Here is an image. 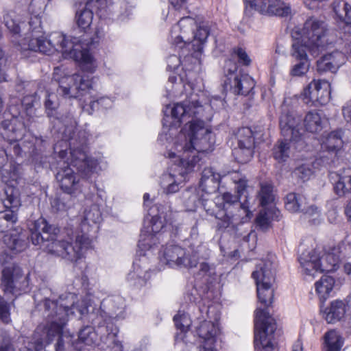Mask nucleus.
<instances>
[{"label":"nucleus","mask_w":351,"mask_h":351,"mask_svg":"<svg viewBox=\"0 0 351 351\" xmlns=\"http://www.w3.org/2000/svg\"><path fill=\"white\" fill-rule=\"evenodd\" d=\"M34 300L37 308L43 311L47 320V326L43 331L45 344L50 343L55 336H58L56 346V351H62L65 343H71V337L64 335V328L71 315L76 310L81 317L88 313V307L84 302L77 301L76 295L68 293L55 300L51 290L48 288L39 289L34 294Z\"/></svg>","instance_id":"f257e3e1"},{"label":"nucleus","mask_w":351,"mask_h":351,"mask_svg":"<svg viewBox=\"0 0 351 351\" xmlns=\"http://www.w3.org/2000/svg\"><path fill=\"white\" fill-rule=\"evenodd\" d=\"M175 149L177 153L169 152L168 157L179 158L180 166L187 173L199 166V153L212 149L215 143L214 135L201 119L189 121L178 136Z\"/></svg>","instance_id":"f03ea898"},{"label":"nucleus","mask_w":351,"mask_h":351,"mask_svg":"<svg viewBox=\"0 0 351 351\" xmlns=\"http://www.w3.org/2000/svg\"><path fill=\"white\" fill-rule=\"evenodd\" d=\"M88 36L72 37L68 39L61 32H56L49 34L48 38L33 35L29 40L27 47L24 49L50 54L54 51H60L65 56L80 63L83 70L93 72L97 66L95 60L89 53L88 48L92 45L93 40H89Z\"/></svg>","instance_id":"7ed1b4c3"},{"label":"nucleus","mask_w":351,"mask_h":351,"mask_svg":"<svg viewBox=\"0 0 351 351\" xmlns=\"http://www.w3.org/2000/svg\"><path fill=\"white\" fill-rule=\"evenodd\" d=\"M52 228L45 219H38L31 234L34 245H40L49 254L70 262H77L90 246V240L86 233L77 234L74 238L58 239L51 232Z\"/></svg>","instance_id":"20e7f679"},{"label":"nucleus","mask_w":351,"mask_h":351,"mask_svg":"<svg viewBox=\"0 0 351 351\" xmlns=\"http://www.w3.org/2000/svg\"><path fill=\"white\" fill-rule=\"evenodd\" d=\"M302 31L301 39L293 41L290 51L291 56L296 60L308 61L307 51L317 56L332 43L326 24L317 18L308 19Z\"/></svg>","instance_id":"39448f33"},{"label":"nucleus","mask_w":351,"mask_h":351,"mask_svg":"<svg viewBox=\"0 0 351 351\" xmlns=\"http://www.w3.org/2000/svg\"><path fill=\"white\" fill-rule=\"evenodd\" d=\"M238 195L230 193H224L221 195L224 214L219 219V228H234L237 225L245 223L252 217L249 210V196L247 192V180L239 178L234 180Z\"/></svg>","instance_id":"423d86ee"},{"label":"nucleus","mask_w":351,"mask_h":351,"mask_svg":"<svg viewBox=\"0 0 351 351\" xmlns=\"http://www.w3.org/2000/svg\"><path fill=\"white\" fill-rule=\"evenodd\" d=\"M302 119L294 112L289 111L283 106L280 117V128L284 140L278 141L273 148V156L279 162H282L289 158L291 154L290 141L300 142L304 135V131L301 127Z\"/></svg>","instance_id":"0eeeda50"},{"label":"nucleus","mask_w":351,"mask_h":351,"mask_svg":"<svg viewBox=\"0 0 351 351\" xmlns=\"http://www.w3.org/2000/svg\"><path fill=\"white\" fill-rule=\"evenodd\" d=\"M204 107L195 100L184 101L182 103H177L173 106L168 105L164 110L165 118L163 127H169L167 123L169 121L167 119L169 118L173 119L169 125L171 128L180 127L183 122H186L185 127L193 119L194 120L202 119L204 117Z\"/></svg>","instance_id":"6e6552de"},{"label":"nucleus","mask_w":351,"mask_h":351,"mask_svg":"<svg viewBox=\"0 0 351 351\" xmlns=\"http://www.w3.org/2000/svg\"><path fill=\"white\" fill-rule=\"evenodd\" d=\"M276 329L275 319L266 310L257 308L254 319V347L257 351L273 350V335Z\"/></svg>","instance_id":"1a4fd4ad"},{"label":"nucleus","mask_w":351,"mask_h":351,"mask_svg":"<svg viewBox=\"0 0 351 351\" xmlns=\"http://www.w3.org/2000/svg\"><path fill=\"white\" fill-rule=\"evenodd\" d=\"M202 250L203 248L199 246L195 250H191V252L186 253L180 246L169 244L160 252V258L162 262L170 267H195L198 264L196 256Z\"/></svg>","instance_id":"9d476101"},{"label":"nucleus","mask_w":351,"mask_h":351,"mask_svg":"<svg viewBox=\"0 0 351 351\" xmlns=\"http://www.w3.org/2000/svg\"><path fill=\"white\" fill-rule=\"evenodd\" d=\"M54 80L58 83V93L64 97L78 98L84 95L93 88L92 80L87 75L73 74L66 75L60 79L54 73Z\"/></svg>","instance_id":"9b49d317"},{"label":"nucleus","mask_w":351,"mask_h":351,"mask_svg":"<svg viewBox=\"0 0 351 351\" xmlns=\"http://www.w3.org/2000/svg\"><path fill=\"white\" fill-rule=\"evenodd\" d=\"M234 141L237 147L233 149L236 160L241 163H246L253 157L254 148V138L253 132L249 128H242L238 130L234 136Z\"/></svg>","instance_id":"f8f14e48"},{"label":"nucleus","mask_w":351,"mask_h":351,"mask_svg":"<svg viewBox=\"0 0 351 351\" xmlns=\"http://www.w3.org/2000/svg\"><path fill=\"white\" fill-rule=\"evenodd\" d=\"M305 103L313 106L326 104L330 98V84L326 80H313L304 89Z\"/></svg>","instance_id":"ddd939ff"},{"label":"nucleus","mask_w":351,"mask_h":351,"mask_svg":"<svg viewBox=\"0 0 351 351\" xmlns=\"http://www.w3.org/2000/svg\"><path fill=\"white\" fill-rule=\"evenodd\" d=\"M195 27H197L196 22L192 17L182 18L171 31L173 43L180 48L190 45Z\"/></svg>","instance_id":"4468645a"},{"label":"nucleus","mask_w":351,"mask_h":351,"mask_svg":"<svg viewBox=\"0 0 351 351\" xmlns=\"http://www.w3.org/2000/svg\"><path fill=\"white\" fill-rule=\"evenodd\" d=\"M5 195L3 203L6 210L1 211L0 215L13 228L18 219L17 210L21 205L20 199L18 191L12 187L5 189Z\"/></svg>","instance_id":"2eb2a0df"},{"label":"nucleus","mask_w":351,"mask_h":351,"mask_svg":"<svg viewBox=\"0 0 351 351\" xmlns=\"http://www.w3.org/2000/svg\"><path fill=\"white\" fill-rule=\"evenodd\" d=\"M322 250L320 247L303 252L299 257V262L306 276L315 277V274L322 273L320 261L324 256H320Z\"/></svg>","instance_id":"dca6fc26"},{"label":"nucleus","mask_w":351,"mask_h":351,"mask_svg":"<svg viewBox=\"0 0 351 351\" xmlns=\"http://www.w3.org/2000/svg\"><path fill=\"white\" fill-rule=\"evenodd\" d=\"M21 280L25 282V278H23L19 267L12 265L3 269L1 286L5 293L14 294L18 290H21V286L19 285Z\"/></svg>","instance_id":"f3484780"},{"label":"nucleus","mask_w":351,"mask_h":351,"mask_svg":"<svg viewBox=\"0 0 351 351\" xmlns=\"http://www.w3.org/2000/svg\"><path fill=\"white\" fill-rule=\"evenodd\" d=\"M163 228L164 225L158 216L152 217L149 224L145 226L141 231L139 247L145 250L151 249L152 243L155 244V241L159 239L156 234L159 233Z\"/></svg>","instance_id":"a211bd4d"},{"label":"nucleus","mask_w":351,"mask_h":351,"mask_svg":"<svg viewBox=\"0 0 351 351\" xmlns=\"http://www.w3.org/2000/svg\"><path fill=\"white\" fill-rule=\"evenodd\" d=\"M71 165L83 176H88L95 168L97 162L87 156L84 147H77L71 149Z\"/></svg>","instance_id":"6ab92c4d"},{"label":"nucleus","mask_w":351,"mask_h":351,"mask_svg":"<svg viewBox=\"0 0 351 351\" xmlns=\"http://www.w3.org/2000/svg\"><path fill=\"white\" fill-rule=\"evenodd\" d=\"M276 265L272 260L263 261L252 273L256 285H274L275 282Z\"/></svg>","instance_id":"aec40b11"},{"label":"nucleus","mask_w":351,"mask_h":351,"mask_svg":"<svg viewBox=\"0 0 351 351\" xmlns=\"http://www.w3.org/2000/svg\"><path fill=\"white\" fill-rule=\"evenodd\" d=\"M330 180L334 185V191L338 196L342 197L351 192V168L332 173Z\"/></svg>","instance_id":"412c9836"},{"label":"nucleus","mask_w":351,"mask_h":351,"mask_svg":"<svg viewBox=\"0 0 351 351\" xmlns=\"http://www.w3.org/2000/svg\"><path fill=\"white\" fill-rule=\"evenodd\" d=\"M230 88L237 95H246L254 86L253 80L248 75H234L230 73V76L228 78Z\"/></svg>","instance_id":"4be33fe9"},{"label":"nucleus","mask_w":351,"mask_h":351,"mask_svg":"<svg viewBox=\"0 0 351 351\" xmlns=\"http://www.w3.org/2000/svg\"><path fill=\"white\" fill-rule=\"evenodd\" d=\"M56 179L60 188L68 194L72 193L77 189L79 182L70 167L60 170L56 174Z\"/></svg>","instance_id":"5701e85b"},{"label":"nucleus","mask_w":351,"mask_h":351,"mask_svg":"<svg viewBox=\"0 0 351 351\" xmlns=\"http://www.w3.org/2000/svg\"><path fill=\"white\" fill-rule=\"evenodd\" d=\"M220 175L212 168H206L202 173L199 187L206 193H213L219 188Z\"/></svg>","instance_id":"b1692460"},{"label":"nucleus","mask_w":351,"mask_h":351,"mask_svg":"<svg viewBox=\"0 0 351 351\" xmlns=\"http://www.w3.org/2000/svg\"><path fill=\"white\" fill-rule=\"evenodd\" d=\"M3 241L6 246L14 253L21 252L26 247L25 236L18 229H14L5 234Z\"/></svg>","instance_id":"393cba45"},{"label":"nucleus","mask_w":351,"mask_h":351,"mask_svg":"<svg viewBox=\"0 0 351 351\" xmlns=\"http://www.w3.org/2000/svg\"><path fill=\"white\" fill-rule=\"evenodd\" d=\"M101 219V212L98 205L92 204L87 206L84 210L81 223L82 230L86 234L89 231V227L99 223Z\"/></svg>","instance_id":"a878e982"},{"label":"nucleus","mask_w":351,"mask_h":351,"mask_svg":"<svg viewBox=\"0 0 351 351\" xmlns=\"http://www.w3.org/2000/svg\"><path fill=\"white\" fill-rule=\"evenodd\" d=\"M149 278V273L147 270L143 269L137 263L134 265L133 271H130L127 277L128 281L137 288L145 286Z\"/></svg>","instance_id":"bb28decb"},{"label":"nucleus","mask_w":351,"mask_h":351,"mask_svg":"<svg viewBox=\"0 0 351 351\" xmlns=\"http://www.w3.org/2000/svg\"><path fill=\"white\" fill-rule=\"evenodd\" d=\"M218 332L217 325L210 321L204 320L197 328V332L203 341H216Z\"/></svg>","instance_id":"cd10ccee"},{"label":"nucleus","mask_w":351,"mask_h":351,"mask_svg":"<svg viewBox=\"0 0 351 351\" xmlns=\"http://www.w3.org/2000/svg\"><path fill=\"white\" fill-rule=\"evenodd\" d=\"M341 136L342 131L341 130L331 132L322 144V149L336 154L343 145Z\"/></svg>","instance_id":"c85d7f7f"},{"label":"nucleus","mask_w":351,"mask_h":351,"mask_svg":"<svg viewBox=\"0 0 351 351\" xmlns=\"http://www.w3.org/2000/svg\"><path fill=\"white\" fill-rule=\"evenodd\" d=\"M306 204V199L302 195L291 193L287 195L285 208L291 213L304 211Z\"/></svg>","instance_id":"c756f323"},{"label":"nucleus","mask_w":351,"mask_h":351,"mask_svg":"<svg viewBox=\"0 0 351 351\" xmlns=\"http://www.w3.org/2000/svg\"><path fill=\"white\" fill-rule=\"evenodd\" d=\"M333 11L340 21L351 25V7L343 0H335L332 3Z\"/></svg>","instance_id":"7c9ffc66"},{"label":"nucleus","mask_w":351,"mask_h":351,"mask_svg":"<svg viewBox=\"0 0 351 351\" xmlns=\"http://www.w3.org/2000/svg\"><path fill=\"white\" fill-rule=\"evenodd\" d=\"M306 130L311 133H317L322 130L323 119L316 111H309L304 119Z\"/></svg>","instance_id":"2f4dec72"},{"label":"nucleus","mask_w":351,"mask_h":351,"mask_svg":"<svg viewBox=\"0 0 351 351\" xmlns=\"http://www.w3.org/2000/svg\"><path fill=\"white\" fill-rule=\"evenodd\" d=\"M335 280L329 276H323L321 279L315 284V291L320 300H326L329 293L332 290Z\"/></svg>","instance_id":"473e14b6"},{"label":"nucleus","mask_w":351,"mask_h":351,"mask_svg":"<svg viewBox=\"0 0 351 351\" xmlns=\"http://www.w3.org/2000/svg\"><path fill=\"white\" fill-rule=\"evenodd\" d=\"M346 311V304L343 301H333L326 312V319L328 323L339 321L344 317Z\"/></svg>","instance_id":"72a5a7b5"},{"label":"nucleus","mask_w":351,"mask_h":351,"mask_svg":"<svg viewBox=\"0 0 351 351\" xmlns=\"http://www.w3.org/2000/svg\"><path fill=\"white\" fill-rule=\"evenodd\" d=\"M322 250L320 256H324L320 261L321 271H332L336 270L337 266L339 263V257L337 254V250H333L332 252H326L325 250L319 247Z\"/></svg>","instance_id":"f704fd0d"},{"label":"nucleus","mask_w":351,"mask_h":351,"mask_svg":"<svg viewBox=\"0 0 351 351\" xmlns=\"http://www.w3.org/2000/svg\"><path fill=\"white\" fill-rule=\"evenodd\" d=\"M93 19V12L87 8H84L82 10H79L76 12L75 14V21L77 26L83 29L85 33L84 35H87L86 37L89 40H93L92 45L94 43L93 39L86 33V29H88L92 22Z\"/></svg>","instance_id":"c9c22d12"},{"label":"nucleus","mask_w":351,"mask_h":351,"mask_svg":"<svg viewBox=\"0 0 351 351\" xmlns=\"http://www.w3.org/2000/svg\"><path fill=\"white\" fill-rule=\"evenodd\" d=\"M196 32H193V38H192L191 44L195 51H201L203 49V45L206 42L209 35V28L204 24H200L197 26Z\"/></svg>","instance_id":"e433bc0d"},{"label":"nucleus","mask_w":351,"mask_h":351,"mask_svg":"<svg viewBox=\"0 0 351 351\" xmlns=\"http://www.w3.org/2000/svg\"><path fill=\"white\" fill-rule=\"evenodd\" d=\"M326 351H340L343 346V339L335 330H330L324 335Z\"/></svg>","instance_id":"4c0bfd02"},{"label":"nucleus","mask_w":351,"mask_h":351,"mask_svg":"<svg viewBox=\"0 0 351 351\" xmlns=\"http://www.w3.org/2000/svg\"><path fill=\"white\" fill-rule=\"evenodd\" d=\"M292 13L289 3L282 0H271L270 5V15L288 16Z\"/></svg>","instance_id":"58836bf2"},{"label":"nucleus","mask_w":351,"mask_h":351,"mask_svg":"<svg viewBox=\"0 0 351 351\" xmlns=\"http://www.w3.org/2000/svg\"><path fill=\"white\" fill-rule=\"evenodd\" d=\"M274 285H256L257 295L261 303L268 306L271 302L274 296Z\"/></svg>","instance_id":"ea45409f"},{"label":"nucleus","mask_w":351,"mask_h":351,"mask_svg":"<svg viewBox=\"0 0 351 351\" xmlns=\"http://www.w3.org/2000/svg\"><path fill=\"white\" fill-rule=\"evenodd\" d=\"M276 213H279L278 210L275 208L264 209L261 210L256 217V223L262 229H267L271 220L278 219Z\"/></svg>","instance_id":"a19ab883"},{"label":"nucleus","mask_w":351,"mask_h":351,"mask_svg":"<svg viewBox=\"0 0 351 351\" xmlns=\"http://www.w3.org/2000/svg\"><path fill=\"white\" fill-rule=\"evenodd\" d=\"M246 10L254 9L262 14L270 15L271 0H245Z\"/></svg>","instance_id":"79ce46f5"},{"label":"nucleus","mask_w":351,"mask_h":351,"mask_svg":"<svg viewBox=\"0 0 351 351\" xmlns=\"http://www.w3.org/2000/svg\"><path fill=\"white\" fill-rule=\"evenodd\" d=\"M161 187L166 194L174 193L179 190V184L170 173L164 174L161 178Z\"/></svg>","instance_id":"37998d69"},{"label":"nucleus","mask_w":351,"mask_h":351,"mask_svg":"<svg viewBox=\"0 0 351 351\" xmlns=\"http://www.w3.org/2000/svg\"><path fill=\"white\" fill-rule=\"evenodd\" d=\"M258 196L262 206H265L271 203L274 199L272 186L266 182L261 183Z\"/></svg>","instance_id":"c03bdc74"},{"label":"nucleus","mask_w":351,"mask_h":351,"mask_svg":"<svg viewBox=\"0 0 351 351\" xmlns=\"http://www.w3.org/2000/svg\"><path fill=\"white\" fill-rule=\"evenodd\" d=\"M336 156L334 152H330L325 149H322L319 154L318 157L313 162L312 166L315 168L326 167L328 165Z\"/></svg>","instance_id":"a18cd8bd"},{"label":"nucleus","mask_w":351,"mask_h":351,"mask_svg":"<svg viewBox=\"0 0 351 351\" xmlns=\"http://www.w3.org/2000/svg\"><path fill=\"white\" fill-rule=\"evenodd\" d=\"M96 334L91 326L83 328L79 332L78 339L86 345L90 346L95 341Z\"/></svg>","instance_id":"49530a36"},{"label":"nucleus","mask_w":351,"mask_h":351,"mask_svg":"<svg viewBox=\"0 0 351 351\" xmlns=\"http://www.w3.org/2000/svg\"><path fill=\"white\" fill-rule=\"evenodd\" d=\"M71 197L68 195L55 198L51 202L52 208L56 211H65L71 206Z\"/></svg>","instance_id":"de8ad7c7"},{"label":"nucleus","mask_w":351,"mask_h":351,"mask_svg":"<svg viewBox=\"0 0 351 351\" xmlns=\"http://www.w3.org/2000/svg\"><path fill=\"white\" fill-rule=\"evenodd\" d=\"M313 173V170L311 168V165L309 164H303L297 167L293 171V175L302 181L308 180Z\"/></svg>","instance_id":"09e8293b"},{"label":"nucleus","mask_w":351,"mask_h":351,"mask_svg":"<svg viewBox=\"0 0 351 351\" xmlns=\"http://www.w3.org/2000/svg\"><path fill=\"white\" fill-rule=\"evenodd\" d=\"M326 58L335 66L339 68L346 62V57L342 52L339 51H335L330 53L324 55Z\"/></svg>","instance_id":"8fccbe9b"},{"label":"nucleus","mask_w":351,"mask_h":351,"mask_svg":"<svg viewBox=\"0 0 351 351\" xmlns=\"http://www.w3.org/2000/svg\"><path fill=\"white\" fill-rule=\"evenodd\" d=\"M45 105L48 115H51L53 111H55L59 106V101L57 95L53 93H47L46 95Z\"/></svg>","instance_id":"3c124183"},{"label":"nucleus","mask_w":351,"mask_h":351,"mask_svg":"<svg viewBox=\"0 0 351 351\" xmlns=\"http://www.w3.org/2000/svg\"><path fill=\"white\" fill-rule=\"evenodd\" d=\"M173 320L176 328L182 332L186 331L191 324L189 316L184 313L175 315Z\"/></svg>","instance_id":"603ef678"},{"label":"nucleus","mask_w":351,"mask_h":351,"mask_svg":"<svg viewBox=\"0 0 351 351\" xmlns=\"http://www.w3.org/2000/svg\"><path fill=\"white\" fill-rule=\"evenodd\" d=\"M309 69L308 61L302 60L299 61L298 63L294 64L291 71L290 74L294 77H300L305 75Z\"/></svg>","instance_id":"864d4df0"},{"label":"nucleus","mask_w":351,"mask_h":351,"mask_svg":"<svg viewBox=\"0 0 351 351\" xmlns=\"http://www.w3.org/2000/svg\"><path fill=\"white\" fill-rule=\"evenodd\" d=\"M317 70L319 73H323L328 71L335 73L338 69H337L335 66H333V64L330 62L326 56H323L317 62Z\"/></svg>","instance_id":"5fc2aeb1"},{"label":"nucleus","mask_w":351,"mask_h":351,"mask_svg":"<svg viewBox=\"0 0 351 351\" xmlns=\"http://www.w3.org/2000/svg\"><path fill=\"white\" fill-rule=\"evenodd\" d=\"M45 346L43 336L37 337L36 334H35L34 341H29L25 348L20 351H41Z\"/></svg>","instance_id":"6e6d98bb"},{"label":"nucleus","mask_w":351,"mask_h":351,"mask_svg":"<svg viewBox=\"0 0 351 351\" xmlns=\"http://www.w3.org/2000/svg\"><path fill=\"white\" fill-rule=\"evenodd\" d=\"M14 13H8L4 16V22L5 26L14 34H19L20 32V26L14 19Z\"/></svg>","instance_id":"4d7b16f0"},{"label":"nucleus","mask_w":351,"mask_h":351,"mask_svg":"<svg viewBox=\"0 0 351 351\" xmlns=\"http://www.w3.org/2000/svg\"><path fill=\"white\" fill-rule=\"evenodd\" d=\"M0 319L5 324L10 322L9 306L5 301L1 298H0Z\"/></svg>","instance_id":"13d9d810"},{"label":"nucleus","mask_w":351,"mask_h":351,"mask_svg":"<svg viewBox=\"0 0 351 351\" xmlns=\"http://www.w3.org/2000/svg\"><path fill=\"white\" fill-rule=\"evenodd\" d=\"M234 53L237 57L238 61L240 64L248 66L251 63V59L245 49L238 47L234 49Z\"/></svg>","instance_id":"bf43d9fd"},{"label":"nucleus","mask_w":351,"mask_h":351,"mask_svg":"<svg viewBox=\"0 0 351 351\" xmlns=\"http://www.w3.org/2000/svg\"><path fill=\"white\" fill-rule=\"evenodd\" d=\"M25 128L24 125L21 123L19 124L17 128L12 127V134L10 136L11 141H19L23 139L24 136Z\"/></svg>","instance_id":"052dcab7"},{"label":"nucleus","mask_w":351,"mask_h":351,"mask_svg":"<svg viewBox=\"0 0 351 351\" xmlns=\"http://www.w3.org/2000/svg\"><path fill=\"white\" fill-rule=\"evenodd\" d=\"M203 250L202 251L198 254L196 256V258L198 259V263H199L200 264V269H199V271L201 272V274H202L203 275L204 274H211L212 273V268L206 262L204 261H202L200 262L201 260H204L206 258V256H203V255H201L202 252H203L204 251H206L205 248L202 246H201Z\"/></svg>","instance_id":"680f3d73"},{"label":"nucleus","mask_w":351,"mask_h":351,"mask_svg":"<svg viewBox=\"0 0 351 351\" xmlns=\"http://www.w3.org/2000/svg\"><path fill=\"white\" fill-rule=\"evenodd\" d=\"M308 217H313V223H316V220H317L319 217V210L318 208L314 205L308 206L307 204L305 205V210L302 211Z\"/></svg>","instance_id":"e2e57ef3"},{"label":"nucleus","mask_w":351,"mask_h":351,"mask_svg":"<svg viewBox=\"0 0 351 351\" xmlns=\"http://www.w3.org/2000/svg\"><path fill=\"white\" fill-rule=\"evenodd\" d=\"M91 108H94L96 106H109L111 101L108 97H101L99 99L90 101Z\"/></svg>","instance_id":"0e129e2a"},{"label":"nucleus","mask_w":351,"mask_h":351,"mask_svg":"<svg viewBox=\"0 0 351 351\" xmlns=\"http://www.w3.org/2000/svg\"><path fill=\"white\" fill-rule=\"evenodd\" d=\"M216 341H202L198 351H217L215 348Z\"/></svg>","instance_id":"69168bd1"},{"label":"nucleus","mask_w":351,"mask_h":351,"mask_svg":"<svg viewBox=\"0 0 351 351\" xmlns=\"http://www.w3.org/2000/svg\"><path fill=\"white\" fill-rule=\"evenodd\" d=\"M342 110L344 119L351 124V99L346 103Z\"/></svg>","instance_id":"338daca9"},{"label":"nucleus","mask_w":351,"mask_h":351,"mask_svg":"<svg viewBox=\"0 0 351 351\" xmlns=\"http://www.w3.org/2000/svg\"><path fill=\"white\" fill-rule=\"evenodd\" d=\"M0 351H16V348L10 339H3L0 345Z\"/></svg>","instance_id":"774afa93"}]
</instances>
